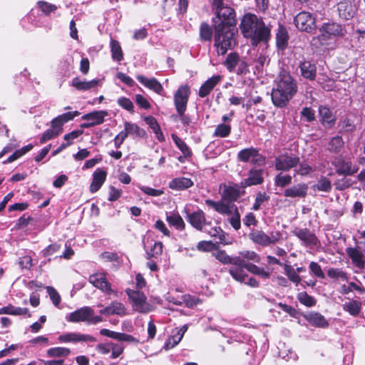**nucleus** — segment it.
I'll use <instances>...</instances> for the list:
<instances>
[{
	"mask_svg": "<svg viewBox=\"0 0 365 365\" xmlns=\"http://www.w3.org/2000/svg\"><path fill=\"white\" fill-rule=\"evenodd\" d=\"M243 36L250 40L253 46L267 44L271 38V26L266 24L261 16L251 13L243 15L240 24Z\"/></svg>",
	"mask_w": 365,
	"mask_h": 365,
	"instance_id": "obj_1",
	"label": "nucleus"
},
{
	"mask_svg": "<svg viewBox=\"0 0 365 365\" xmlns=\"http://www.w3.org/2000/svg\"><path fill=\"white\" fill-rule=\"evenodd\" d=\"M297 91V86L286 71H282L276 79V87L272 91L273 104L279 108L285 107Z\"/></svg>",
	"mask_w": 365,
	"mask_h": 365,
	"instance_id": "obj_2",
	"label": "nucleus"
},
{
	"mask_svg": "<svg viewBox=\"0 0 365 365\" xmlns=\"http://www.w3.org/2000/svg\"><path fill=\"white\" fill-rule=\"evenodd\" d=\"M214 46L217 54L223 56L228 50L232 49L236 43L234 38L235 29L217 26L214 27Z\"/></svg>",
	"mask_w": 365,
	"mask_h": 365,
	"instance_id": "obj_3",
	"label": "nucleus"
},
{
	"mask_svg": "<svg viewBox=\"0 0 365 365\" xmlns=\"http://www.w3.org/2000/svg\"><path fill=\"white\" fill-rule=\"evenodd\" d=\"M205 203L210 207L213 208L218 213L230 216L229 222L231 226L235 230H238L241 227L240 215L238 212V208L235 205L225 203L223 201H214L210 199L205 200Z\"/></svg>",
	"mask_w": 365,
	"mask_h": 365,
	"instance_id": "obj_4",
	"label": "nucleus"
},
{
	"mask_svg": "<svg viewBox=\"0 0 365 365\" xmlns=\"http://www.w3.org/2000/svg\"><path fill=\"white\" fill-rule=\"evenodd\" d=\"M248 262L240 257H235L229 269V273L236 281L252 287H259V282L247 274Z\"/></svg>",
	"mask_w": 365,
	"mask_h": 365,
	"instance_id": "obj_5",
	"label": "nucleus"
},
{
	"mask_svg": "<svg viewBox=\"0 0 365 365\" xmlns=\"http://www.w3.org/2000/svg\"><path fill=\"white\" fill-rule=\"evenodd\" d=\"M215 16L212 18L214 27L234 28L236 25L235 12L230 6L222 5L215 9Z\"/></svg>",
	"mask_w": 365,
	"mask_h": 365,
	"instance_id": "obj_6",
	"label": "nucleus"
},
{
	"mask_svg": "<svg viewBox=\"0 0 365 365\" xmlns=\"http://www.w3.org/2000/svg\"><path fill=\"white\" fill-rule=\"evenodd\" d=\"M237 158L240 162H250L254 165L262 166L265 164V158L254 147L241 150L238 152Z\"/></svg>",
	"mask_w": 365,
	"mask_h": 365,
	"instance_id": "obj_7",
	"label": "nucleus"
},
{
	"mask_svg": "<svg viewBox=\"0 0 365 365\" xmlns=\"http://www.w3.org/2000/svg\"><path fill=\"white\" fill-rule=\"evenodd\" d=\"M126 293L132 301L134 310L140 313H148L151 310V306L146 302V297L143 292L138 290L128 289Z\"/></svg>",
	"mask_w": 365,
	"mask_h": 365,
	"instance_id": "obj_8",
	"label": "nucleus"
},
{
	"mask_svg": "<svg viewBox=\"0 0 365 365\" xmlns=\"http://www.w3.org/2000/svg\"><path fill=\"white\" fill-rule=\"evenodd\" d=\"M190 94V88L187 85L180 86L174 93V105L178 114L186 111Z\"/></svg>",
	"mask_w": 365,
	"mask_h": 365,
	"instance_id": "obj_9",
	"label": "nucleus"
},
{
	"mask_svg": "<svg viewBox=\"0 0 365 365\" xmlns=\"http://www.w3.org/2000/svg\"><path fill=\"white\" fill-rule=\"evenodd\" d=\"M294 24L298 29L307 33L316 29L315 19L307 11L299 12L294 18Z\"/></svg>",
	"mask_w": 365,
	"mask_h": 365,
	"instance_id": "obj_10",
	"label": "nucleus"
},
{
	"mask_svg": "<svg viewBox=\"0 0 365 365\" xmlns=\"http://www.w3.org/2000/svg\"><path fill=\"white\" fill-rule=\"evenodd\" d=\"M336 9L340 19L349 20L355 16L358 6L355 0H340L336 4Z\"/></svg>",
	"mask_w": 365,
	"mask_h": 365,
	"instance_id": "obj_11",
	"label": "nucleus"
},
{
	"mask_svg": "<svg viewBox=\"0 0 365 365\" xmlns=\"http://www.w3.org/2000/svg\"><path fill=\"white\" fill-rule=\"evenodd\" d=\"M299 163V158L292 154H282L275 158L274 167L277 170L288 171Z\"/></svg>",
	"mask_w": 365,
	"mask_h": 365,
	"instance_id": "obj_12",
	"label": "nucleus"
},
{
	"mask_svg": "<svg viewBox=\"0 0 365 365\" xmlns=\"http://www.w3.org/2000/svg\"><path fill=\"white\" fill-rule=\"evenodd\" d=\"M243 189L241 187V182L240 184L221 185L222 198L229 202H235L244 194Z\"/></svg>",
	"mask_w": 365,
	"mask_h": 365,
	"instance_id": "obj_13",
	"label": "nucleus"
},
{
	"mask_svg": "<svg viewBox=\"0 0 365 365\" xmlns=\"http://www.w3.org/2000/svg\"><path fill=\"white\" fill-rule=\"evenodd\" d=\"M332 165L335 167L337 174L341 175H351L359 170L356 165H353L350 160H346L341 156L336 157L332 161Z\"/></svg>",
	"mask_w": 365,
	"mask_h": 365,
	"instance_id": "obj_14",
	"label": "nucleus"
},
{
	"mask_svg": "<svg viewBox=\"0 0 365 365\" xmlns=\"http://www.w3.org/2000/svg\"><path fill=\"white\" fill-rule=\"evenodd\" d=\"M58 340L61 343H79V342H95L96 339L90 334H84L79 332H67L61 334Z\"/></svg>",
	"mask_w": 365,
	"mask_h": 365,
	"instance_id": "obj_15",
	"label": "nucleus"
},
{
	"mask_svg": "<svg viewBox=\"0 0 365 365\" xmlns=\"http://www.w3.org/2000/svg\"><path fill=\"white\" fill-rule=\"evenodd\" d=\"M322 36L328 38L331 37H342L346 33L345 28L335 22L324 23L319 29Z\"/></svg>",
	"mask_w": 365,
	"mask_h": 365,
	"instance_id": "obj_16",
	"label": "nucleus"
},
{
	"mask_svg": "<svg viewBox=\"0 0 365 365\" xmlns=\"http://www.w3.org/2000/svg\"><path fill=\"white\" fill-rule=\"evenodd\" d=\"M89 282L107 294L114 292L111 289L110 284L106 279L105 273L98 272L91 274L89 277Z\"/></svg>",
	"mask_w": 365,
	"mask_h": 365,
	"instance_id": "obj_17",
	"label": "nucleus"
},
{
	"mask_svg": "<svg viewBox=\"0 0 365 365\" xmlns=\"http://www.w3.org/2000/svg\"><path fill=\"white\" fill-rule=\"evenodd\" d=\"M143 244L148 259L158 258L161 255L163 252L162 242L149 238H144Z\"/></svg>",
	"mask_w": 365,
	"mask_h": 365,
	"instance_id": "obj_18",
	"label": "nucleus"
},
{
	"mask_svg": "<svg viewBox=\"0 0 365 365\" xmlns=\"http://www.w3.org/2000/svg\"><path fill=\"white\" fill-rule=\"evenodd\" d=\"M346 253L351 259L352 264L361 269L365 267V251L359 247H347Z\"/></svg>",
	"mask_w": 365,
	"mask_h": 365,
	"instance_id": "obj_19",
	"label": "nucleus"
},
{
	"mask_svg": "<svg viewBox=\"0 0 365 365\" xmlns=\"http://www.w3.org/2000/svg\"><path fill=\"white\" fill-rule=\"evenodd\" d=\"M93 314V309L90 307H83L77 310L70 313L67 317V320L71 322H86L88 324V320L91 316Z\"/></svg>",
	"mask_w": 365,
	"mask_h": 365,
	"instance_id": "obj_20",
	"label": "nucleus"
},
{
	"mask_svg": "<svg viewBox=\"0 0 365 365\" xmlns=\"http://www.w3.org/2000/svg\"><path fill=\"white\" fill-rule=\"evenodd\" d=\"M263 173L264 170L262 169H251L248 177L241 181V187L245 188L262 184L264 181Z\"/></svg>",
	"mask_w": 365,
	"mask_h": 365,
	"instance_id": "obj_21",
	"label": "nucleus"
},
{
	"mask_svg": "<svg viewBox=\"0 0 365 365\" xmlns=\"http://www.w3.org/2000/svg\"><path fill=\"white\" fill-rule=\"evenodd\" d=\"M187 220L193 227L200 231H203L204 227L207 224L205 214L200 209L192 213H188Z\"/></svg>",
	"mask_w": 365,
	"mask_h": 365,
	"instance_id": "obj_22",
	"label": "nucleus"
},
{
	"mask_svg": "<svg viewBox=\"0 0 365 365\" xmlns=\"http://www.w3.org/2000/svg\"><path fill=\"white\" fill-rule=\"evenodd\" d=\"M101 83V80L95 78L91 81L81 80L78 77L72 79L71 86L79 91H87L98 87Z\"/></svg>",
	"mask_w": 365,
	"mask_h": 365,
	"instance_id": "obj_23",
	"label": "nucleus"
},
{
	"mask_svg": "<svg viewBox=\"0 0 365 365\" xmlns=\"http://www.w3.org/2000/svg\"><path fill=\"white\" fill-rule=\"evenodd\" d=\"M304 318L315 327L325 329L329 327V322L319 312H309L303 315Z\"/></svg>",
	"mask_w": 365,
	"mask_h": 365,
	"instance_id": "obj_24",
	"label": "nucleus"
},
{
	"mask_svg": "<svg viewBox=\"0 0 365 365\" xmlns=\"http://www.w3.org/2000/svg\"><path fill=\"white\" fill-rule=\"evenodd\" d=\"M275 39L277 50L279 51H284L288 46L289 36L287 29L284 25L280 24H279L275 35Z\"/></svg>",
	"mask_w": 365,
	"mask_h": 365,
	"instance_id": "obj_25",
	"label": "nucleus"
},
{
	"mask_svg": "<svg viewBox=\"0 0 365 365\" xmlns=\"http://www.w3.org/2000/svg\"><path fill=\"white\" fill-rule=\"evenodd\" d=\"M319 115L322 125L326 128H331L336 122V117L333 112L325 106H320Z\"/></svg>",
	"mask_w": 365,
	"mask_h": 365,
	"instance_id": "obj_26",
	"label": "nucleus"
},
{
	"mask_svg": "<svg viewBox=\"0 0 365 365\" xmlns=\"http://www.w3.org/2000/svg\"><path fill=\"white\" fill-rule=\"evenodd\" d=\"M136 79L145 88L161 94L163 91L162 84L155 78H147L143 75H138Z\"/></svg>",
	"mask_w": 365,
	"mask_h": 365,
	"instance_id": "obj_27",
	"label": "nucleus"
},
{
	"mask_svg": "<svg viewBox=\"0 0 365 365\" xmlns=\"http://www.w3.org/2000/svg\"><path fill=\"white\" fill-rule=\"evenodd\" d=\"M100 313L103 315H119L123 316L125 314V308L123 303L115 301L111 302L109 305L100 310Z\"/></svg>",
	"mask_w": 365,
	"mask_h": 365,
	"instance_id": "obj_28",
	"label": "nucleus"
},
{
	"mask_svg": "<svg viewBox=\"0 0 365 365\" xmlns=\"http://www.w3.org/2000/svg\"><path fill=\"white\" fill-rule=\"evenodd\" d=\"M222 79L221 76L215 75L208 78L200 87L198 95L200 98L206 97Z\"/></svg>",
	"mask_w": 365,
	"mask_h": 365,
	"instance_id": "obj_29",
	"label": "nucleus"
},
{
	"mask_svg": "<svg viewBox=\"0 0 365 365\" xmlns=\"http://www.w3.org/2000/svg\"><path fill=\"white\" fill-rule=\"evenodd\" d=\"M294 234L301 240L306 246H312L317 244V238L308 229H299L294 232Z\"/></svg>",
	"mask_w": 365,
	"mask_h": 365,
	"instance_id": "obj_30",
	"label": "nucleus"
},
{
	"mask_svg": "<svg viewBox=\"0 0 365 365\" xmlns=\"http://www.w3.org/2000/svg\"><path fill=\"white\" fill-rule=\"evenodd\" d=\"M308 187L306 184L299 183L292 187L287 188L284 192V195L287 197H304L307 193Z\"/></svg>",
	"mask_w": 365,
	"mask_h": 365,
	"instance_id": "obj_31",
	"label": "nucleus"
},
{
	"mask_svg": "<svg viewBox=\"0 0 365 365\" xmlns=\"http://www.w3.org/2000/svg\"><path fill=\"white\" fill-rule=\"evenodd\" d=\"M210 237H213L217 242L223 245H230L232 243V239L229 235L225 232L220 227H215L208 231Z\"/></svg>",
	"mask_w": 365,
	"mask_h": 365,
	"instance_id": "obj_32",
	"label": "nucleus"
},
{
	"mask_svg": "<svg viewBox=\"0 0 365 365\" xmlns=\"http://www.w3.org/2000/svg\"><path fill=\"white\" fill-rule=\"evenodd\" d=\"M106 172L98 168L93 174V181L90 186L91 192H97L104 183L106 178Z\"/></svg>",
	"mask_w": 365,
	"mask_h": 365,
	"instance_id": "obj_33",
	"label": "nucleus"
},
{
	"mask_svg": "<svg viewBox=\"0 0 365 365\" xmlns=\"http://www.w3.org/2000/svg\"><path fill=\"white\" fill-rule=\"evenodd\" d=\"M193 181L188 178H175L169 182V187L174 190H183L193 186Z\"/></svg>",
	"mask_w": 365,
	"mask_h": 365,
	"instance_id": "obj_34",
	"label": "nucleus"
},
{
	"mask_svg": "<svg viewBox=\"0 0 365 365\" xmlns=\"http://www.w3.org/2000/svg\"><path fill=\"white\" fill-rule=\"evenodd\" d=\"M301 75L307 79L314 80L316 77L317 67L309 61H302L299 64Z\"/></svg>",
	"mask_w": 365,
	"mask_h": 365,
	"instance_id": "obj_35",
	"label": "nucleus"
},
{
	"mask_svg": "<svg viewBox=\"0 0 365 365\" xmlns=\"http://www.w3.org/2000/svg\"><path fill=\"white\" fill-rule=\"evenodd\" d=\"M107 115L108 112L106 110H96L83 115L81 118L84 120H89L95 126L103 123Z\"/></svg>",
	"mask_w": 365,
	"mask_h": 365,
	"instance_id": "obj_36",
	"label": "nucleus"
},
{
	"mask_svg": "<svg viewBox=\"0 0 365 365\" xmlns=\"http://www.w3.org/2000/svg\"><path fill=\"white\" fill-rule=\"evenodd\" d=\"M250 239L256 244L262 247L269 246L268 235L262 230H254L250 234Z\"/></svg>",
	"mask_w": 365,
	"mask_h": 365,
	"instance_id": "obj_37",
	"label": "nucleus"
},
{
	"mask_svg": "<svg viewBox=\"0 0 365 365\" xmlns=\"http://www.w3.org/2000/svg\"><path fill=\"white\" fill-rule=\"evenodd\" d=\"M166 220L170 226L174 227L178 230H183L185 227V224L182 217L175 212H170L167 214Z\"/></svg>",
	"mask_w": 365,
	"mask_h": 365,
	"instance_id": "obj_38",
	"label": "nucleus"
},
{
	"mask_svg": "<svg viewBox=\"0 0 365 365\" xmlns=\"http://www.w3.org/2000/svg\"><path fill=\"white\" fill-rule=\"evenodd\" d=\"M344 146V141L339 135H336L330 139L327 149L332 153H339Z\"/></svg>",
	"mask_w": 365,
	"mask_h": 365,
	"instance_id": "obj_39",
	"label": "nucleus"
},
{
	"mask_svg": "<svg viewBox=\"0 0 365 365\" xmlns=\"http://www.w3.org/2000/svg\"><path fill=\"white\" fill-rule=\"evenodd\" d=\"M343 309L350 315L356 317L361 310V302L358 300L350 299L343 304Z\"/></svg>",
	"mask_w": 365,
	"mask_h": 365,
	"instance_id": "obj_40",
	"label": "nucleus"
},
{
	"mask_svg": "<svg viewBox=\"0 0 365 365\" xmlns=\"http://www.w3.org/2000/svg\"><path fill=\"white\" fill-rule=\"evenodd\" d=\"M123 132L128 135H133L135 137H143L145 135V131L135 123L125 121L124 123Z\"/></svg>",
	"mask_w": 365,
	"mask_h": 365,
	"instance_id": "obj_41",
	"label": "nucleus"
},
{
	"mask_svg": "<svg viewBox=\"0 0 365 365\" xmlns=\"http://www.w3.org/2000/svg\"><path fill=\"white\" fill-rule=\"evenodd\" d=\"M110 46L113 61L118 62L121 61L123 58V54L118 41L111 38L110 41Z\"/></svg>",
	"mask_w": 365,
	"mask_h": 365,
	"instance_id": "obj_42",
	"label": "nucleus"
},
{
	"mask_svg": "<svg viewBox=\"0 0 365 365\" xmlns=\"http://www.w3.org/2000/svg\"><path fill=\"white\" fill-rule=\"evenodd\" d=\"M172 139L174 141L175 144L178 147V148L181 151L182 155L185 157H191L192 152L187 145L184 142L182 139L179 138L175 134H172Z\"/></svg>",
	"mask_w": 365,
	"mask_h": 365,
	"instance_id": "obj_43",
	"label": "nucleus"
},
{
	"mask_svg": "<svg viewBox=\"0 0 365 365\" xmlns=\"http://www.w3.org/2000/svg\"><path fill=\"white\" fill-rule=\"evenodd\" d=\"M212 35V28L207 23H202L200 27V39L204 41H210Z\"/></svg>",
	"mask_w": 365,
	"mask_h": 365,
	"instance_id": "obj_44",
	"label": "nucleus"
},
{
	"mask_svg": "<svg viewBox=\"0 0 365 365\" xmlns=\"http://www.w3.org/2000/svg\"><path fill=\"white\" fill-rule=\"evenodd\" d=\"M247 271L264 279H269L270 277V273L268 271L250 262H248Z\"/></svg>",
	"mask_w": 365,
	"mask_h": 365,
	"instance_id": "obj_45",
	"label": "nucleus"
},
{
	"mask_svg": "<svg viewBox=\"0 0 365 365\" xmlns=\"http://www.w3.org/2000/svg\"><path fill=\"white\" fill-rule=\"evenodd\" d=\"M297 299L302 304L307 307H314L317 304L316 299L314 297L309 295L306 292H299L297 294Z\"/></svg>",
	"mask_w": 365,
	"mask_h": 365,
	"instance_id": "obj_46",
	"label": "nucleus"
},
{
	"mask_svg": "<svg viewBox=\"0 0 365 365\" xmlns=\"http://www.w3.org/2000/svg\"><path fill=\"white\" fill-rule=\"evenodd\" d=\"M71 353V350L66 347H53L47 350L49 357H66Z\"/></svg>",
	"mask_w": 365,
	"mask_h": 365,
	"instance_id": "obj_47",
	"label": "nucleus"
},
{
	"mask_svg": "<svg viewBox=\"0 0 365 365\" xmlns=\"http://www.w3.org/2000/svg\"><path fill=\"white\" fill-rule=\"evenodd\" d=\"M340 132L352 133L356 129V125L352 119L345 118L339 122Z\"/></svg>",
	"mask_w": 365,
	"mask_h": 365,
	"instance_id": "obj_48",
	"label": "nucleus"
},
{
	"mask_svg": "<svg viewBox=\"0 0 365 365\" xmlns=\"http://www.w3.org/2000/svg\"><path fill=\"white\" fill-rule=\"evenodd\" d=\"M353 290H356L361 294L365 293V288L364 287L353 282H349L348 285L343 284L341 287V293L343 294H347Z\"/></svg>",
	"mask_w": 365,
	"mask_h": 365,
	"instance_id": "obj_49",
	"label": "nucleus"
},
{
	"mask_svg": "<svg viewBox=\"0 0 365 365\" xmlns=\"http://www.w3.org/2000/svg\"><path fill=\"white\" fill-rule=\"evenodd\" d=\"M284 272L289 279L296 285H298L301 282L300 276L297 273L295 269L291 265H284Z\"/></svg>",
	"mask_w": 365,
	"mask_h": 365,
	"instance_id": "obj_50",
	"label": "nucleus"
},
{
	"mask_svg": "<svg viewBox=\"0 0 365 365\" xmlns=\"http://www.w3.org/2000/svg\"><path fill=\"white\" fill-rule=\"evenodd\" d=\"M231 133V126L225 123L218 125L213 133V136L225 138L228 136Z\"/></svg>",
	"mask_w": 365,
	"mask_h": 365,
	"instance_id": "obj_51",
	"label": "nucleus"
},
{
	"mask_svg": "<svg viewBox=\"0 0 365 365\" xmlns=\"http://www.w3.org/2000/svg\"><path fill=\"white\" fill-rule=\"evenodd\" d=\"M292 176L289 175L278 174L274 178V184L276 186L284 187L292 182Z\"/></svg>",
	"mask_w": 365,
	"mask_h": 365,
	"instance_id": "obj_52",
	"label": "nucleus"
},
{
	"mask_svg": "<svg viewBox=\"0 0 365 365\" xmlns=\"http://www.w3.org/2000/svg\"><path fill=\"white\" fill-rule=\"evenodd\" d=\"M212 256L223 264H231L234 258L227 255L224 250H217L212 252Z\"/></svg>",
	"mask_w": 365,
	"mask_h": 365,
	"instance_id": "obj_53",
	"label": "nucleus"
},
{
	"mask_svg": "<svg viewBox=\"0 0 365 365\" xmlns=\"http://www.w3.org/2000/svg\"><path fill=\"white\" fill-rule=\"evenodd\" d=\"M37 5L45 15H49L57 9V6L56 5L43 1H39L37 3Z\"/></svg>",
	"mask_w": 365,
	"mask_h": 365,
	"instance_id": "obj_54",
	"label": "nucleus"
},
{
	"mask_svg": "<svg viewBox=\"0 0 365 365\" xmlns=\"http://www.w3.org/2000/svg\"><path fill=\"white\" fill-rule=\"evenodd\" d=\"M315 186L319 191L328 192L331 190V181L325 177H322Z\"/></svg>",
	"mask_w": 365,
	"mask_h": 365,
	"instance_id": "obj_55",
	"label": "nucleus"
},
{
	"mask_svg": "<svg viewBox=\"0 0 365 365\" xmlns=\"http://www.w3.org/2000/svg\"><path fill=\"white\" fill-rule=\"evenodd\" d=\"M240 257L245 259H248L250 261H252L254 262H260V257L258 254H257L254 251L250 250H244L240 252Z\"/></svg>",
	"mask_w": 365,
	"mask_h": 365,
	"instance_id": "obj_56",
	"label": "nucleus"
},
{
	"mask_svg": "<svg viewBox=\"0 0 365 365\" xmlns=\"http://www.w3.org/2000/svg\"><path fill=\"white\" fill-rule=\"evenodd\" d=\"M269 200V196H268L265 192H258L256 195L255 203L252 206V210L255 211L258 210L260 208V206L264 202L268 201Z\"/></svg>",
	"mask_w": 365,
	"mask_h": 365,
	"instance_id": "obj_57",
	"label": "nucleus"
},
{
	"mask_svg": "<svg viewBox=\"0 0 365 365\" xmlns=\"http://www.w3.org/2000/svg\"><path fill=\"white\" fill-rule=\"evenodd\" d=\"M182 339V335H180L177 332L175 334H173V335L171 336V337H170L165 342L164 346L165 349L169 350L173 348L174 346L179 344Z\"/></svg>",
	"mask_w": 365,
	"mask_h": 365,
	"instance_id": "obj_58",
	"label": "nucleus"
},
{
	"mask_svg": "<svg viewBox=\"0 0 365 365\" xmlns=\"http://www.w3.org/2000/svg\"><path fill=\"white\" fill-rule=\"evenodd\" d=\"M239 61V56L236 53H230L225 61V65L229 71H232L236 67Z\"/></svg>",
	"mask_w": 365,
	"mask_h": 365,
	"instance_id": "obj_59",
	"label": "nucleus"
},
{
	"mask_svg": "<svg viewBox=\"0 0 365 365\" xmlns=\"http://www.w3.org/2000/svg\"><path fill=\"white\" fill-rule=\"evenodd\" d=\"M309 268L312 273L317 278L322 279L325 278V274L323 272L321 266L317 262H311L309 263Z\"/></svg>",
	"mask_w": 365,
	"mask_h": 365,
	"instance_id": "obj_60",
	"label": "nucleus"
},
{
	"mask_svg": "<svg viewBox=\"0 0 365 365\" xmlns=\"http://www.w3.org/2000/svg\"><path fill=\"white\" fill-rule=\"evenodd\" d=\"M327 274L331 278L338 279L340 278L343 280H347V274L340 269L330 268L327 272Z\"/></svg>",
	"mask_w": 365,
	"mask_h": 365,
	"instance_id": "obj_61",
	"label": "nucleus"
},
{
	"mask_svg": "<svg viewBox=\"0 0 365 365\" xmlns=\"http://www.w3.org/2000/svg\"><path fill=\"white\" fill-rule=\"evenodd\" d=\"M301 117L307 123H311L315 120L314 110L311 108L305 107L301 111Z\"/></svg>",
	"mask_w": 365,
	"mask_h": 365,
	"instance_id": "obj_62",
	"label": "nucleus"
},
{
	"mask_svg": "<svg viewBox=\"0 0 365 365\" xmlns=\"http://www.w3.org/2000/svg\"><path fill=\"white\" fill-rule=\"evenodd\" d=\"M47 293L49 295L51 300L52 301L55 307H58L61 302V296L58 292L53 287L48 286L46 287Z\"/></svg>",
	"mask_w": 365,
	"mask_h": 365,
	"instance_id": "obj_63",
	"label": "nucleus"
},
{
	"mask_svg": "<svg viewBox=\"0 0 365 365\" xmlns=\"http://www.w3.org/2000/svg\"><path fill=\"white\" fill-rule=\"evenodd\" d=\"M118 104L129 112L134 111V105L133 102L128 98L120 97L118 99Z\"/></svg>",
	"mask_w": 365,
	"mask_h": 365,
	"instance_id": "obj_64",
	"label": "nucleus"
}]
</instances>
